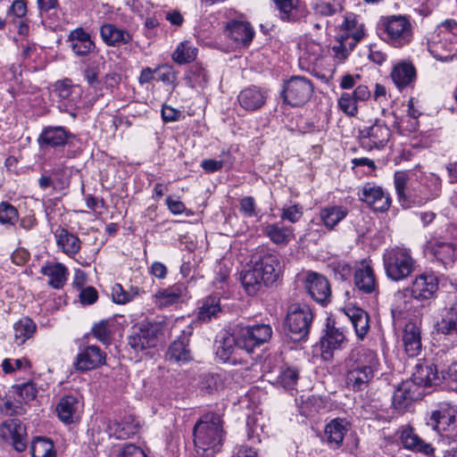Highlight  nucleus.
<instances>
[{
    "label": "nucleus",
    "mask_w": 457,
    "mask_h": 457,
    "mask_svg": "<svg viewBox=\"0 0 457 457\" xmlns=\"http://www.w3.org/2000/svg\"><path fill=\"white\" fill-rule=\"evenodd\" d=\"M390 77L399 90L412 87L416 80V70L414 66L406 61L396 63L391 71Z\"/></svg>",
    "instance_id": "393cba45"
},
{
    "label": "nucleus",
    "mask_w": 457,
    "mask_h": 457,
    "mask_svg": "<svg viewBox=\"0 0 457 457\" xmlns=\"http://www.w3.org/2000/svg\"><path fill=\"white\" fill-rule=\"evenodd\" d=\"M140 289L137 287H130L129 290L123 288L120 284H115L112 287V297L114 303L125 304L139 295Z\"/></svg>",
    "instance_id": "603ef678"
},
{
    "label": "nucleus",
    "mask_w": 457,
    "mask_h": 457,
    "mask_svg": "<svg viewBox=\"0 0 457 457\" xmlns=\"http://www.w3.org/2000/svg\"><path fill=\"white\" fill-rule=\"evenodd\" d=\"M313 93V86L308 79L294 76L287 80L283 87V98L292 106H299L307 103Z\"/></svg>",
    "instance_id": "1a4fd4ad"
},
{
    "label": "nucleus",
    "mask_w": 457,
    "mask_h": 457,
    "mask_svg": "<svg viewBox=\"0 0 457 457\" xmlns=\"http://www.w3.org/2000/svg\"><path fill=\"white\" fill-rule=\"evenodd\" d=\"M428 49L441 62H450L457 57V21L446 20L441 22L428 37Z\"/></svg>",
    "instance_id": "20e7f679"
},
{
    "label": "nucleus",
    "mask_w": 457,
    "mask_h": 457,
    "mask_svg": "<svg viewBox=\"0 0 457 457\" xmlns=\"http://www.w3.org/2000/svg\"><path fill=\"white\" fill-rule=\"evenodd\" d=\"M262 232L275 245H287L295 237L294 228L291 226H286L282 220L264 223Z\"/></svg>",
    "instance_id": "bb28decb"
},
{
    "label": "nucleus",
    "mask_w": 457,
    "mask_h": 457,
    "mask_svg": "<svg viewBox=\"0 0 457 457\" xmlns=\"http://www.w3.org/2000/svg\"><path fill=\"white\" fill-rule=\"evenodd\" d=\"M0 436L11 441L17 452L27 448V428L19 420H7L0 424Z\"/></svg>",
    "instance_id": "4468645a"
},
{
    "label": "nucleus",
    "mask_w": 457,
    "mask_h": 457,
    "mask_svg": "<svg viewBox=\"0 0 457 457\" xmlns=\"http://www.w3.org/2000/svg\"><path fill=\"white\" fill-rule=\"evenodd\" d=\"M222 433V421L218 414L204 415L194 428V444L197 453L213 457L221 445Z\"/></svg>",
    "instance_id": "7ed1b4c3"
},
{
    "label": "nucleus",
    "mask_w": 457,
    "mask_h": 457,
    "mask_svg": "<svg viewBox=\"0 0 457 457\" xmlns=\"http://www.w3.org/2000/svg\"><path fill=\"white\" fill-rule=\"evenodd\" d=\"M28 386L29 382L12 386L15 400L12 402L7 399L3 404H0V415L15 416L25 412L22 403L25 402L26 397L29 395Z\"/></svg>",
    "instance_id": "4be33fe9"
},
{
    "label": "nucleus",
    "mask_w": 457,
    "mask_h": 457,
    "mask_svg": "<svg viewBox=\"0 0 457 457\" xmlns=\"http://www.w3.org/2000/svg\"><path fill=\"white\" fill-rule=\"evenodd\" d=\"M54 237L58 247L70 257L75 256L81 248L80 239L63 228L54 231Z\"/></svg>",
    "instance_id": "2f4dec72"
},
{
    "label": "nucleus",
    "mask_w": 457,
    "mask_h": 457,
    "mask_svg": "<svg viewBox=\"0 0 457 457\" xmlns=\"http://www.w3.org/2000/svg\"><path fill=\"white\" fill-rule=\"evenodd\" d=\"M226 33L237 46L249 45L254 36V30L247 21H231L228 23Z\"/></svg>",
    "instance_id": "cd10ccee"
},
{
    "label": "nucleus",
    "mask_w": 457,
    "mask_h": 457,
    "mask_svg": "<svg viewBox=\"0 0 457 457\" xmlns=\"http://www.w3.org/2000/svg\"><path fill=\"white\" fill-rule=\"evenodd\" d=\"M109 320H101L92 328L94 337L104 344H109L111 339V327Z\"/></svg>",
    "instance_id": "4d7b16f0"
},
{
    "label": "nucleus",
    "mask_w": 457,
    "mask_h": 457,
    "mask_svg": "<svg viewBox=\"0 0 457 457\" xmlns=\"http://www.w3.org/2000/svg\"><path fill=\"white\" fill-rule=\"evenodd\" d=\"M346 315L354 328L356 336L362 339L369 331V315L361 308H348Z\"/></svg>",
    "instance_id": "c03bdc74"
},
{
    "label": "nucleus",
    "mask_w": 457,
    "mask_h": 457,
    "mask_svg": "<svg viewBox=\"0 0 457 457\" xmlns=\"http://www.w3.org/2000/svg\"><path fill=\"white\" fill-rule=\"evenodd\" d=\"M32 457H56L54 442L46 436H36L30 445Z\"/></svg>",
    "instance_id": "de8ad7c7"
},
{
    "label": "nucleus",
    "mask_w": 457,
    "mask_h": 457,
    "mask_svg": "<svg viewBox=\"0 0 457 457\" xmlns=\"http://www.w3.org/2000/svg\"><path fill=\"white\" fill-rule=\"evenodd\" d=\"M381 38L393 47L402 48L413 37L412 24L409 17L401 14L383 16L378 21Z\"/></svg>",
    "instance_id": "423d86ee"
},
{
    "label": "nucleus",
    "mask_w": 457,
    "mask_h": 457,
    "mask_svg": "<svg viewBox=\"0 0 457 457\" xmlns=\"http://www.w3.org/2000/svg\"><path fill=\"white\" fill-rule=\"evenodd\" d=\"M409 177L403 171H396L394 176V184L399 198V201L404 204L407 202L408 196L405 194L406 185Z\"/></svg>",
    "instance_id": "13d9d810"
},
{
    "label": "nucleus",
    "mask_w": 457,
    "mask_h": 457,
    "mask_svg": "<svg viewBox=\"0 0 457 457\" xmlns=\"http://www.w3.org/2000/svg\"><path fill=\"white\" fill-rule=\"evenodd\" d=\"M82 410V402L74 395L62 397L56 406L58 418L65 424H71L79 420Z\"/></svg>",
    "instance_id": "6ab92c4d"
},
{
    "label": "nucleus",
    "mask_w": 457,
    "mask_h": 457,
    "mask_svg": "<svg viewBox=\"0 0 457 457\" xmlns=\"http://www.w3.org/2000/svg\"><path fill=\"white\" fill-rule=\"evenodd\" d=\"M220 311V299L216 296H209L199 307L198 318L202 321H209L212 318L217 317Z\"/></svg>",
    "instance_id": "8fccbe9b"
},
{
    "label": "nucleus",
    "mask_w": 457,
    "mask_h": 457,
    "mask_svg": "<svg viewBox=\"0 0 457 457\" xmlns=\"http://www.w3.org/2000/svg\"><path fill=\"white\" fill-rule=\"evenodd\" d=\"M355 46L356 44L350 41L348 38L340 37L337 44L332 47L335 58L339 62L345 60Z\"/></svg>",
    "instance_id": "6e6d98bb"
},
{
    "label": "nucleus",
    "mask_w": 457,
    "mask_h": 457,
    "mask_svg": "<svg viewBox=\"0 0 457 457\" xmlns=\"http://www.w3.org/2000/svg\"><path fill=\"white\" fill-rule=\"evenodd\" d=\"M30 401H36L40 405H46L49 402V396L45 394L43 385L38 386L36 382L30 380Z\"/></svg>",
    "instance_id": "69168bd1"
},
{
    "label": "nucleus",
    "mask_w": 457,
    "mask_h": 457,
    "mask_svg": "<svg viewBox=\"0 0 457 457\" xmlns=\"http://www.w3.org/2000/svg\"><path fill=\"white\" fill-rule=\"evenodd\" d=\"M360 199L376 212H386L391 205L388 193L385 192L382 187L370 184L363 186Z\"/></svg>",
    "instance_id": "f3484780"
},
{
    "label": "nucleus",
    "mask_w": 457,
    "mask_h": 457,
    "mask_svg": "<svg viewBox=\"0 0 457 457\" xmlns=\"http://www.w3.org/2000/svg\"><path fill=\"white\" fill-rule=\"evenodd\" d=\"M422 395L417 385L410 380L403 382L394 393L392 404L399 412L404 411L413 401Z\"/></svg>",
    "instance_id": "aec40b11"
},
{
    "label": "nucleus",
    "mask_w": 457,
    "mask_h": 457,
    "mask_svg": "<svg viewBox=\"0 0 457 457\" xmlns=\"http://www.w3.org/2000/svg\"><path fill=\"white\" fill-rule=\"evenodd\" d=\"M68 41L73 53L78 56L88 54L95 47L89 34L81 28L71 30Z\"/></svg>",
    "instance_id": "473e14b6"
},
{
    "label": "nucleus",
    "mask_w": 457,
    "mask_h": 457,
    "mask_svg": "<svg viewBox=\"0 0 457 457\" xmlns=\"http://www.w3.org/2000/svg\"><path fill=\"white\" fill-rule=\"evenodd\" d=\"M407 293L408 288L404 290H398L394 295L391 312L395 320L396 317H400L403 312H407L410 308L411 302L406 299Z\"/></svg>",
    "instance_id": "864d4df0"
},
{
    "label": "nucleus",
    "mask_w": 457,
    "mask_h": 457,
    "mask_svg": "<svg viewBox=\"0 0 457 457\" xmlns=\"http://www.w3.org/2000/svg\"><path fill=\"white\" fill-rule=\"evenodd\" d=\"M383 265L387 278L395 282L408 278L418 267L411 250L400 246L385 250L383 253Z\"/></svg>",
    "instance_id": "39448f33"
},
{
    "label": "nucleus",
    "mask_w": 457,
    "mask_h": 457,
    "mask_svg": "<svg viewBox=\"0 0 457 457\" xmlns=\"http://www.w3.org/2000/svg\"><path fill=\"white\" fill-rule=\"evenodd\" d=\"M222 386L221 379L218 375H206L201 382V389L207 394H213Z\"/></svg>",
    "instance_id": "0e129e2a"
},
{
    "label": "nucleus",
    "mask_w": 457,
    "mask_h": 457,
    "mask_svg": "<svg viewBox=\"0 0 457 457\" xmlns=\"http://www.w3.org/2000/svg\"><path fill=\"white\" fill-rule=\"evenodd\" d=\"M283 20L295 21L304 14V8L299 0H273Z\"/></svg>",
    "instance_id": "79ce46f5"
},
{
    "label": "nucleus",
    "mask_w": 457,
    "mask_h": 457,
    "mask_svg": "<svg viewBox=\"0 0 457 457\" xmlns=\"http://www.w3.org/2000/svg\"><path fill=\"white\" fill-rule=\"evenodd\" d=\"M338 9H339V4L336 1L330 2V1L321 0L315 4V12L318 14H320L323 16L333 15L334 13H336L337 12Z\"/></svg>",
    "instance_id": "774afa93"
},
{
    "label": "nucleus",
    "mask_w": 457,
    "mask_h": 457,
    "mask_svg": "<svg viewBox=\"0 0 457 457\" xmlns=\"http://www.w3.org/2000/svg\"><path fill=\"white\" fill-rule=\"evenodd\" d=\"M342 34L340 37L348 38L350 41L357 44L364 35V24L360 22L357 16L353 13L346 14L341 24Z\"/></svg>",
    "instance_id": "f704fd0d"
},
{
    "label": "nucleus",
    "mask_w": 457,
    "mask_h": 457,
    "mask_svg": "<svg viewBox=\"0 0 457 457\" xmlns=\"http://www.w3.org/2000/svg\"><path fill=\"white\" fill-rule=\"evenodd\" d=\"M300 60L308 65H318L322 57L323 48L314 40H304L299 44Z\"/></svg>",
    "instance_id": "37998d69"
},
{
    "label": "nucleus",
    "mask_w": 457,
    "mask_h": 457,
    "mask_svg": "<svg viewBox=\"0 0 457 457\" xmlns=\"http://www.w3.org/2000/svg\"><path fill=\"white\" fill-rule=\"evenodd\" d=\"M402 341L405 353L410 357H415L421 352V336L420 327L413 321L404 325L402 334Z\"/></svg>",
    "instance_id": "a878e982"
},
{
    "label": "nucleus",
    "mask_w": 457,
    "mask_h": 457,
    "mask_svg": "<svg viewBox=\"0 0 457 457\" xmlns=\"http://www.w3.org/2000/svg\"><path fill=\"white\" fill-rule=\"evenodd\" d=\"M78 88L73 87L70 81H59L55 84L54 92L63 100H69L70 102H74L72 96L74 94H78Z\"/></svg>",
    "instance_id": "680f3d73"
},
{
    "label": "nucleus",
    "mask_w": 457,
    "mask_h": 457,
    "mask_svg": "<svg viewBox=\"0 0 457 457\" xmlns=\"http://www.w3.org/2000/svg\"><path fill=\"white\" fill-rule=\"evenodd\" d=\"M346 431V422L344 420L335 419L327 424L324 433L329 447L333 449L340 447Z\"/></svg>",
    "instance_id": "4c0bfd02"
},
{
    "label": "nucleus",
    "mask_w": 457,
    "mask_h": 457,
    "mask_svg": "<svg viewBox=\"0 0 457 457\" xmlns=\"http://www.w3.org/2000/svg\"><path fill=\"white\" fill-rule=\"evenodd\" d=\"M303 214V208L300 204H293L282 208L281 220H288L292 223L297 222Z\"/></svg>",
    "instance_id": "e2e57ef3"
},
{
    "label": "nucleus",
    "mask_w": 457,
    "mask_h": 457,
    "mask_svg": "<svg viewBox=\"0 0 457 457\" xmlns=\"http://www.w3.org/2000/svg\"><path fill=\"white\" fill-rule=\"evenodd\" d=\"M162 326L159 322H141L134 326L128 336V345L136 353L144 352L157 345Z\"/></svg>",
    "instance_id": "6e6552de"
},
{
    "label": "nucleus",
    "mask_w": 457,
    "mask_h": 457,
    "mask_svg": "<svg viewBox=\"0 0 457 457\" xmlns=\"http://www.w3.org/2000/svg\"><path fill=\"white\" fill-rule=\"evenodd\" d=\"M188 337L186 335H182L173 341L166 353V358L174 362H186L189 361L191 353L188 349Z\"/></svg>",
    "instance_id": "ea45409f"
},
{
    "label": "nucleus",
    "mask_w": 457,
    "mask_h": 457,
    "mask_svg": "<svg viewBox=\"0 0 457 457\" xmlns=\"http://www.w3.org/2000/svg\"><path fill=\"white\" fill-rule=\"evenodd\" d=\"M69 133L62 127L45 128L37 138L41 147L43 146H61L67 143Z\"/></svg>",
    "instance_id": "c9c22d12"
},
{
    "label": "nucleus",
    "mask_w": 457,
    "mask_h": 457,
    "mask_svg": "<svg viewBox=\"0 0 457 457\" xmlns=\"http://www.w3.org/2000/svg\"><path fill=\"white\" fill-rule=\"evenodd\" d=\"M157 80L175 88L177 85V74L170 66L162 65L156 68Z\"/></svg>",
    "instance_id": "bf43d9fd"
},
{
    "label": "nucleus",
    "mask_w": 457,
    "mask_h": 457,
    "mask_svg": "<svg viewBox=\"0 0 457 457\" xmlns=\"http://www.w3.org/2000/svg\"><path fill=\"white\" fill-rule=\"evenodd\" d=\"M411 382L420 386H431L437 385L440 377L437 369L433 363H420L416 365L415 372L412 375Z\"/></svg>",
    "instance_id": "7c9ffc66"
},
{
    "label": "nucleus",
    "mask_w": 457,
    "mask_h": 457,
    "mask_svg": "<svg viewBox=\"0 0 457 457\" xmlns=\"http://www.w3.org/2000/svg\"><path fill=\"white\" fill-rule=\"evenodd\" d=\"M345 382L353 391L367 388L381 367L376 351L360 347L353 349L345 361Z\"/></svg>",
    "instance_id": "f257e3e1"
},
{
    "label": "nucleus",
    "mask_w": 457,
    "mask_h": 457,
    "mask_svg": "<svg viewBox=\"0 0 457 457\" xmlns=\"http://www.w3.org/2000/svg\"><path fill=\"white\" fill-rule=\"evenodd\" d=\"M403 446L429 455L434 452L432 445L424 442L410 427L403 428L400 436Z\"/></svg>",
    "instance_id": "58836bf2"
},
{
    "label": "nucleus",
    "mask_w": 457,
    "mask_h": 457,
    "mask_svg": "<svg viewBox=\"0 0 457 457\" xmlns=\"http://www.w3.org/2000/svg\"><path fill=\"white\" fill-rule=\"evenodd\" d=\"M267 99V91L256 86L243 89L237 96L238 104L246 111H255L262 107Z\"/></svg>",
    "instance_id": "5701e85b"
},
{
    "label": "nucleus",
    "mask_w": 457,
    "mask_h": 457,
    "mask_svg": "<svg viewBox=\"0 0 457 457\" xmlns=\"http://www.w3.org/2000/svg\"><path fill=\"white\" fill-rule=\"evenodd\" d=\"M345 341V335L342 328H338L335 323L327 324L325 334L320 338V348L322 357L328 359L332 356V351L339 349Z\"/></svg>",
    "instance_id": "412c9836"
},
{
    "label": "nucleus",
    "mask_w": 457,
    "mask_h": 457,
    "mask_svg": "<svg viewBox=\"0 0 457 457\" xmlns=\"http://www.w3.org/2000/svg\"><path fill=\"white\" fill-rule=\"evenodd\" d=\"M438 289V278L431 271H424L414 278L411 286V295L417 300L434 297Z\"/></svg>",
    "instance_id": "ddd939ff"
},
{
    "label": "nucleus",
    "mask_w": 457,
    "mask_h": 457,
    "mask_svg": "<svg viewBox=\"0 0 457 457\" xmlns=\"http://www.w3.org/2000/svg\"><path fill=\"white\" fill-rule=\"evenodd\" d=\"M312 318V312L308 305L290 304L285 320V326L290 338L294 341L305 339L309 334Z\"/></svg>",
    "instance_id": "0eeeda50"
},
{
    "label": "nucleus",
    "mask_w": 457,
    "mask_h": 457,
    "mask_svg": "<svg viewBox=\"0 0 457 457\" xmlns=\"http://www.w3.org/2000/svg\"><path fill=\"white\" fill-rule=\"evenodd\" d=\"M187 295L184 284L177 283L167 288L158 290L154 295V303L161 307H168L180 302Z\"/></svg>",
    "instance_id": "c85d7f7f"
},
{
    "label": "nucleus",
    "mask_w": 457,
    "mask_h": 457,
    "mask_svg": "<svg viewBox=\"0 0 457 457\" xmlns=\"http://www.w3.org/2000/svg\"><path fill=\"white\" fill-rule=\"evenodd\" d=\"M41 272L48 278V285L55 289L62 288L68 279V269L61 262L47 264Z\"/></svg>",
    "instance_id": "e433bc0d"
},
{
    "label": "nucleus",
    "mask_w": 457,
    "mask_h": 457,
    "mask_svg": "<svg viewBox=\"0 0 457 457\" xmlns=\"http://www.w3.org/2000/svg\"><path fill=\"white\" fill-rule=\"evenodd\" d=\"M198 49L188 40L180 42L174 50L171 58L179 64L192 62L197 56Z\"/></svg>",
    "instance_id": "49530a36"
},
{
    "label": "nucleus",
    "mask_w": 457,
    "mask_h": 457,
    "mask_svg": "<svg viewBox=\"0 0 457 457\" xmlns=\"http://www.w3.org/2000/svg\"><path fill=\"white\" fill-rule=\"evenodd\" d=\"M390 135V129L386 124L376 121L373 125L360 129V144L363 149L368 151L379 150L387 144Z\"/></svg>",
    "instance_id": "9b49d317"
},
{
    "label": "nucleus",
    "mask_w": 457,
    "mask_h": 457,
    "mask_svg": "<svg viewBox=\"0 0 457 457\" xmlns=\"http://www.w3.org/2000/svg\"><path fill=\"white\" fill-rule=\"evenodd\" d=\"M245 348L239 345L238 331L236 335L226 334L217 341L216 355L223 362H241V353Z\"/></svg>",
    "instance_id": "2eb2a0df"
},
{
    "label": "nucleus",
    "mask_w": 457,
    "mask_h": 457,
    "mask_svg": "<svg viewBox=\"0 0 457 457\" xmlns=\"http://www.w3.org/2000/svg\"><path fill=\"white\" fill-rule=\"evenodd\" d=\"M347 210L345 207L333 205L321 209L320 219L327 228L332 229L345 218Z\"/></svg>",
    "instance_id": "a18cd8bd"
},
{
    "label": "nucleus",
    "mask_w": 457,
    "mask_h": 457,
    "mask_svg": "<svg viewBox=\"0 0 457 457\" xmlns=\"http://www.w3.org/2000/svg\"><path fill=\"white\" fill-rule=\"evenodd\" d=\"M253 267L241 277L242 285L249 295H254L264 287L273 284L282 270L278 255L266 249L259 250L253 255Z\"/></svg>",
    "instance_id": "f03ea898"
},
{
    "label": "nucleus",
    "mask_w": 457,
    "mask_h": 457,
    "mask_svg": "<svg viewBox=\"0 0 457 457\" xmlns=\"http://www.w3.org/2000/svg\"><path fill=\"white\" fill-rule=\"evenodd\" d=\"M304 286L311 297L320 303H326L331 295L328 279L316 272H309L304 280Z\"/></svg>",
    "instance_id": "a211bd4d"
},
{
    "label": "nucleus",
    "mask_w": 457,
    "mask_h": 457,
    "mask_svg": "<svg viewBox=\"0 0 457 457\" xmlns=\"http://www.w3.org/2000/svg\"><path fill=\"white\" fill-rule=\"evenodd\" d=\"M353 279L355 287L364 294L378 291V285L369 260H361L355 265Z\"/></svg>",
    "instance_id": "dca6fc26"
},
{
    "label": "nucleus",
    "mask_w": 457,
    "mask_h": 457,
    "mask_svg": "<svg viewBox=\"0 0 457 457\" xmlns=\"http://www.w3.org/2000/svg\"><path fill=\"white\" fill-rule=\"evenodd\" d=\"M139 423L132 416L125 417L123 420H112L108 423L107 433L117 439H127L137 434Z\"/></svg>",
    "instance_id": "c756f323"
},
{
    "label": "nucleus",
    "mask_w": 457,
    "mask_h": 457,
    "mask_svg": "<svg viewBox=\"0 0 457 457\" xmlns=\"http://www.w3.org/2000/svg\"><path fill=\"white\" fill-rule=\"evenodd\" d=\"M100 35L103 41L111 46H120L129 44L132 37L125 29H120L114 24L106 23L100 29Z\"/></svg>",
    "instance_id": "72a5a7b5"
},
{
    "label": "nucleus",
    "mask_w": 457,
    "mask_h": 457,
    "mask_svg": "<svg viewBox=\"0 0 457 457\" xmlns=\"http://www.w3.org/2000/svg\"><path fill=\"white\" fill-rule=\"evenodd\" d=\"M298 378V370L294 368L287 367L279 371V374L276 378L274 383L286 390H291L296 386Z\"/></svg>",
    "instance_id": "3c124183"
},
{
    "label": "nucleus",
    "mask_w": 457,
    "mask_h": 457,
    "mask_svg": "<svg viewBox=\"0 0 457 457\" xmlns=\"http://www.w3.org/2000/svg\"><path fill=\"white\" fill-rule=\"evenodd\" d=\"M105 361V355L98 346L88 345L76 358V368L79 370H90L99 367Z\"/></svg>",
    "instance_id": "b1692460"
},
{
    "label": "nucleus",
    "mask_w": 457,
    "mask_h": 457,
    "mask_svg": "<svg viewBox=\"0 0 457 457\" xmlns=\"http://www.w3.org/2000/svg\"><path fill=\"white\" fill-rule=\"evenodd\" d=\"M357 101L351 93H343L338 99L340 110L349 116H355L358 112Z\"/></svg>",
    "instance_id": "5fc2aeb1"
},
{
    "label": "nucleus",
    "mask_w": 457,
    "mask_h": 457,
    "mask_svg": "<svg viewBox=\"0 0 457 457\" xmlns=\"http://www.w3.org/2000/svg\"><path fill=\"white\" fill-rule=\"evenodd\" d=\"M14 342L22 345L29 338V318L25 317L14 324Z\"/></svg>",
    "instance_id": "052dcab7"
},
{
    "label": "nucleus",
    "mask_w": 457,
    "mask_h": 457,
    "mask_svg": "<svg viewBox=\"0 0 457 457\" xmlns=\"http://www.w3.org/2000/svg\"><path fill=\"white\" fill-rule=\"evenodd\" d=\"M457 409L449 403H441L436 410L430 413L427 422L433 429L437 432H453L456 428Z\"/></svg>",
    "instance_id": "f8f14e48"
},
{
    "label": "nucleus",
    "mask_w": 457,
    "mask_h": 457,
    "mask_svg": "<svg viewBox=\"0 0 457 457\" xmlns=\"http://www.w3.org/2000/svg\"><path fill=\"white\" fill-rule=\"evenodd\" d=\"M271 336L272 328L268 324L246 326L238 329L239 345L248 354L253 353L255 347L268 342Z\"/></svg>",
    "instance_id": "9d476101"
},
{
    "label": "nucleus",
    "mask_w": 457,
    "mask_h": 457,
    "mask_svg": "<svg viewBox=\"0 0 457 457\" xmlns=\"http://www.w3.org/2000/svg\"><path fill=\"white\" fill-rule=\"evenodd\" d=\"M27 11V2L25 0H15L11 6L12 25L19 31L20 35H26L29 32L28 19L26 18Z\"/></svg>",
    "instance_id": "a19ab883"
},
{
    "label": "nucleus",
    "mask_w": 457,
    "mask_h": 457,
    "mask_svg": "<svg viewBox=\"0 0 457 457\" xmlns=\"http://www.w3.org/2000/svg\"><path fill=\"white\" fill-rule=\"evenodd\" d=\"M17 217L16 209L7 203L0 204V223L11 224Z\"/></svg>",
    "instance_id": "338daca9"
},
{
    "label": "nucleus",
    "mask_w": 457,
    "mask_h": 457,
    "mask_svg": "<svg viewBox=\"0 0 457 457\" xmlns=\"http://www.w3.org/2000/svg\"><path fill=\"white\" fill-rule=\"evenodd\" d=\"M438 333L457 337V309L452 308L447 311L440 320L436 322Z\"/></svg>",
    "instance_id": "09e8293b"
}]
</instances>
